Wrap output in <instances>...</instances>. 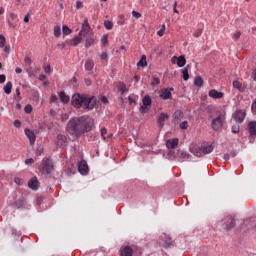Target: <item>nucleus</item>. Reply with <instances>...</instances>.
I'll return each instance as SVG.
<instances>
[{"instance_id": "nucleus-52", "label": "nucleus", "mask_w": 256, "mask_h": 256, "mask_svg": "<svg viewBox=\"0 0 256 256\" xmlns=\"http://www.w3.org/2000/svg\"><path fill=\"white\" fill-rule=\"evenodd\" d=\"M4 53H11V46L10 45L4 46Z\"/></svg>"}, {"instance_id": "nucleus-5", "label": "nucleus", "mask_w": 256, "mask_h": 256, "mask_svg": "<svg viewBox=\"0 0 256 256\" xmlns=\"http://www.w3.org/2000/svg\"><path fill=\"white\" fill-rule=\"evenodd\" d=\"M53 162L50 159L42 160L41 165L39 166V171L42 175H51L53 173Z\"/></svg>"}, {"instance_id": "nucleus-56", "label": "nucleus", "mask_w": 256, "mask_h": 256, "mask_svg": "<svg viewBox=\"0 0 256 256\" xmlns=\"http://www.w3.org/2000/svg\"><path fill=\"white\" fill-rule=\"evenodd\" d=\"M47 79V76L46 75H44V74H40L39 75V80L40 81H45Z\"/></svg>"}, {"instance_id": "nucleus-28", "label": "nucleus", "mask_w": 256, "mask_h": 256, "mask_svg": "<svg viewBox=\"0 0 256 256\" xmlns=\"http://www.w3.org/2000/svg\"><path fill=\"white\" fill-rule=\"evenodd\" d=\"M59 98L62 103H69L70 98L67 96V94H65V92H60Z\"/></svg>"}, {"instance_id": "nucleus-43", "label": "nucleus", "mask_w": 256, "mask_h": 256, "mask_svg": "<svg viewBox=\"0 0 256 256\" xmlns=\"http://www.w3.org/2000/svg\"><path fill=\"white\" fill-rule=\"evenodd\" d=\"M24 63L30 67V65H31V63H33V61L31 60V57L26 56L24 58Z\"/></svg>"}, {"instance_id": "nucleus-48", "label": "nucleus", "mask_w": 256, "mask_h": 256, "mask_svg": "<svg viewBox=\"0 0 256 256\" xmlns=\"http://www.w3.org/2000/svg\"><path fill=\"white\" fill-rule=\"evenodd\" d=\"M35 163V160L33 158H29L25 160V165H33Z\"/></svg>"}, {"instance_id": "nucleus-36", "label": "nucleus", "mask_w": 256, "mask_h": 256, "mask_svg": "<svg viewBox=\"0 0 256 256\" xmlns=\"http://www.w3.org/2000/svg\"><path fill=\"white\" fill-rule=\"evenodd\" d=\"M179 127L182 130L189 129V122L183 121V122L180 123Z\"/></svg>"}, {"instance_id": "nucleus-3", "label": "nucleus", "mask_w": 256, "mask_h": 256, "mask_svg": "<svg viewBox=\"0 0 256 256\" xmlns=\"http://www.w3.org/2000/svg\"><path fill=\"white\" fill-rule=\"evenodd\" d=\"M81 35L85 38L86 47H91V45L95 43V35L91 32V26H89V21L87 19H85L82 24Z\"/></svg>"}, {"instance_id": "nucleus-2", "label": "nucleus", "mask_w": 256, "mask_h": 256, "mask_svg": "<svg viewBox=\"0 0 256 256\" xmlns=\"http://www.w3.org/2000/svg\"><path fill=\"white\" fill-rule=\"evenodd\" d=\"M71 104L73 105V107H75V109L82 108L91 111V109L95 108V105L97 104V99H95V96L75 93L71 98Z\"/></svg>"}, {"instance_id": "nucleus-17", "label": "nucleus", "mask_w": 256, "mask_h": 256, "mask_svg": "<svg viewBox=\"0 0 256 256\" xmlns=\"http://www.w3.org/2000/svg\"><path fill=\"white\" fill-rule=\"evenodd\" d=\"M28 187L33 191H37V189H39V180H37V177L32 178L28 182Z\"/></svg>"}, {"instance_id": "nucleus-61", "label": "nucleus", "mask_w": 256, "mask_h": 256, "mask_svg": "<svg viewBox=\"0 0 256 256\" xmlns=\"http://www.w3.org/2000/svg\"><path fill=\"white\" fill-rule=\"evenodd\" d=\"M24 23H29V13H27L24 17Z\"/></svg>"}, {"instance_id": "nucleus-50", "label": "nucleus", "mask_w": 256, "mask_h": 256, "mask_svg": "<svg viewBox=\"0 0 256 256\" xmlns=\"http://www.w3.org/2000/svg\"><path fill=\"white\" fill-rule=\"evenodd\" d=\"M67 119H69V114L63 113V114L61 115V120H62V121H67Z\"/></svg>"}, {"instance_id": "nucleus-10", "label": "nucleus", "mask_w": 256, "mask_h": 256, "mask_svg": "<svg viewBox=\"0 0 256 256\" xmlns=\"http://www.w3.org/2000/svg\"><path fill=\"white\" fill-rule=\"evenodd\" d=\"M224 223H225L224 229H233V227L237 225V220H235L231 216H228L225 218Z\"/></svg>"}, {"instance_id": "nucleus-32", "label": "nucleus", "mask_w": 256, "mask_h": 256, "mask_svg": "<svg viewBox=\"0 0 256 256\" xmlns=\"http://www.w3.org/2000/svg\"><path fill=\"white\" fill-rule=\"evenodd\" d=\"M54 35L55 37H61V26L54 27Z\"/></svg>"}, {"instance_id": "nucleus-6", "label": "nucleus", "mask_w": 256, "mask_h": 256, "mask_svg": "<svg viewBox=\"0 0 256 256\" xmlns=\"http://www.w3.org/2000/svg\"><path fill=\"white\" fill-rule=\"evenodd\" d=\"M223 123H225V116L219 115L212 119L211 127L214 131H219L223 128Z\"/></svg>"}, {"instance_id": "nucleus-54", "label": "nucleus", "mask_w": 256, "mask_h": 256, "mask_svg": "<svg viewBox=\"0 0 256 256\" xmlns=\"http://www.w3.org/2000/svg\"><path fill=\"white\" fill-rule=\"evenodd\" d=\"M81 7H83V2L81 1L76 2V9H81Z\"/></svg>"}, {"instance_id": "nucleus-16", "label": "nucleus", "mask_w": 256, "mask_h": 256, "mask_svg": "<svg viewBox=\"0 0 256 256\" xmlns=\"http://www.w3.org/2000/svg\"><path fill=\"white\" fill-rule=\"evenodd\" d=\"M208 95L211 97V99H223V93L217 91L216 89L210 90Z\"/></svg>"}, {"instance_id": "nucleus-29", "label": "nucleus", "mask_w": 256, "mask_h": 256, "mask_svg": "<svg viewBox=\"0 0 256 256\" xmlns=\"http://www.w3.org/2000/svg\"><path fill=\"white\" fill-rule=\"evenodd\" d=\"M194 85L196 87H203V78L197 76L195 79H194Z\"/></svg>"}, {"instance_id": "nucleus-41", "label": "nucleus", "mask_w": 256, "mask_h": 256, "mask_svg": "<svg viewBox=\"0 0 256 256\" xmlns=\"http://www.w3.org/2000/svg\"><path fill=\"white\" fill-rule=\"evenodd\" d=\"M168 159H170V161L175 160V152L173 150L168 152Z\"/></svg>"}, {"instance_id": "nucleus-23", "label": "nucleus", "mask_w": 256, "mask_h": 256, "mask_svg": "<svg viewBox=\"0 0 256 256\" xmlns=\"http://www.w3.org/2000/svg\"><path fill=\"white\" fill-rule=\"evenodd\" d=\"M138 69L147 67V56L142 55L140 61L137 63Z\"/></svg>"}, {"instance_id": "nucleus-26", "label": "nucleus", "mask_w": 256, "mask_h": 256, "mask_svg": "<svg viewBox=\"0 0 256 256\" xmlns=\"http://www.w3.org/2000/svg\"><path fill=\"white\" fill-rule=\"evenodd\" d=\"M93 67H95V62L93 60H87L85 63L86 71H93Z\"/></svg>"}, {"instance_id": "nucleus-63", "label": "nucleus", "mask_w": 256, "mask_h": 256, "mask_svg": "<svg viewBox=\"0 0 256 256\" xmlns=\"http://www.w3.org/2000/svg\"><path fill=\"white\" fill-rule=\"evenodd\" d=\"M55 101H57V96L56 95H52L51 96V103H55Z\"/></svg>"}, {"instance_id": "nucleus-8", "label": "nucleus", "mask_w": 256, "mask_h": 256, "mask_svg": "<svg viewBox=\"0 0 256 256\" xmlns=\"http://www.w3.org/2000/svg\"><path fill=\"white\" fill-rule=\"evenodd\" d=\"M78 171L80 175H87V173H89V165H87V161L81 160L78 163Z\"/></svg>"}, {"instance_id": "nucleus-25", "label": "nucleus", "mask_w": 256, "mask_h": 256, "mask_svg": "<svg viewBox=\"0 0 256 256\" xmlns=\"http://www.w3.org/2000/svg\"><path fill=\"white\" fill-rule=\"evenodd\" d=\"M57 140H58V145H61V147H63V145H65V143H67V137L63 134H59L57 136Z\"/></svg>"}, {"instance_id": "nucleus-38", "label": "nucleus", "mask_w": 256, "mask_h": 256, "mask_svg": "<svg viewBox=\"0 0 256 256\" xmlns=\"http://www.w3.org/2000/svg\"><path fill=\"white\" fill-rule=\"evenodd\" d=\"M62 32L64 33V35H71L72 33L71 29L67 26L62 27Z\"/></svg>"}, {"instance_id": "nucleus-40", "label": "nucleus", "mask_w": 256, "mask_h": 256, "mask_svg": "<svg viewBox=\"0 0 256 256\" xmlns=\"http://www.w3.org/2000/svg\"><path fill=\"white\" fill-rule=\"evenodd\" d=\"M100 59H102V61H108L109 59V54L107 52H103L101 55H100Z\"/></svg>"}, {"instance_id": "nucleus-49", "label": "nucleus", "mask_w": 256, "mask_h": 256, "mask_svg": "<svg viewBox=\"0 0 256 256\" xmlns=\"http://www.w3.org/2000/svg\"><path fill=\"white\" fill-rule=\"evenodd\" d=\"M5 81H7V76H5V74H1L0 75V84L5 83Z\"/></svg>"}, {"instance_id": "nucleus-31", "label": "nucleus", "mask_w": 256, "mask_h": 256, "mask_svg": "<svg viewBox=\"0 0 256 256\" xmlns=\"http://www.w3.org/2000/svg\"><path fill=\"white\" fill-rule=\"evenodd\" d=\"M182 79H184V81H189V69H182Z\"/></svg>"}, {"instance_id": "nucleus-33", "label": "nucleus", "mask_w": 256, "mask_h": 256, "mask_svg": "<svg viewBox=\"0 0 256 256\" xmlns=\"http://www.w3.org/2000/svg\"><path fill=\"white\" fill-rule=\"evenodd\" d=\"M104 26L106 29H108V31H111V29H113V22L109 21V20H106L104 22Z\"/></svg>"}, {"instance_id": "nucleus-58", "label": "nucleus", "mask_w": 256, "mask_h": 256, "mask_svg": "<svg viewBox=\"0 0 256 256\" xmlns=\"http://www.w3.org/2000/svg\"><path fill=\"white\" fill-rule=\"evenodd\" d=\"M202 33H203L202 30H197L194 35H195L196 37H201Z\"/></svg>"}, {"instance_id": "nucleus-44", "label": "nucleus", "mask_w": 256, "mask_h": 256, "mask_svg": "<svg viewBox=\"0 0 256 256\" xmlns=\"http://www.w3.org/2000/svg\"><path fill=\"white\" fill-rule=\"evenodd\" d=\"M105 135H107V129L106 128H102L101 129V137L102 139L105 141L107 138L105 137Z\"/></svg>"}, {"instance_id": "nucleus-20", "label": "nucleus", "mask_w": 256, "mask_h": 256, "mask_svg": "<svg viewBox=\"0 0 256 256\" xmlns=\"http://www.w3.org/2000/svg\"><path fill=\"white\" fill-rule=\"evenodd\" d=\"M248 131L251 137H256V121H250L248 123Z\"/></svg>"}, {"instance_id": "nucleus-30", "label": "nucleus", "mask_w": 256, "mask_h": 256, "mask_svg": "<svg viewBox=\"0 0 256 256\" xmlns=\"http://www.w3.org/2000/svg\"><path fill=\"white\" fill-rule=\"evenodd\" d=\"M117 87H118V91H120L122 95L124 93H127V87L125 86V83L120 82Z\"/></svg>"}, {"instance_id": "nucleus-18", "label": "nucleus", "mask_w": 256, "mask_h": 256, "mask_svg": "<svg viewBox=\"0 0 256 256\" xmlns=\"http://www.w3.org/2000/svg\"><path fill=\"white\" fill-rule=\"evenodd\" d=\"M120 256H133V248L125 246L120 250Z\"/></svg>"}, {"instance_id": "nucleus-24", "label": "nucleus", "mask_w": 256, "mask_h": 256, "mask_svg": "<svg viewBox=\"0 0 256 256\" xmlns=\"http://www.w3.org/2000/svg\"><path fill=\"white\" fill-rule=\"evenodd\" d=\"M3 90L6 95H11V91L13 90V83L11 81L7 82L3 87Z\"/></svg>"}, {"instance_id": "nucleus-39", "label": "nucleus", "mask_w": 256, "mask_h": 256, "mask_svg": "<svg viewBox=\"0 0 256 256\" xmlns=\"http://www.w3.org/2000/svg\"><path fill=\"white\" fill-rule=\"evenodd\" d=\"M165 33V24L162 25L161 29L157 32L158 37H163Z\"/></svg>"}, {"instance_id": "nucleus-47", "label": "nucleus", "mask_w": 256, "mask_h": 256, "mask_svg": "<svg viewBox=\"0 0 256 256\" xmlns=\"http://www.w3.org/2000/svg\"><path fill=\"white\" fill-rule=\"evenodd\" d=\"M24 111L25 113H31V111H33V107L31 105H26Z\"/></svg>"}, {"instance_id": "nucleus-55", "label": "nucleus", "mask_w": 256, "mask_h": 256, "mask_svg": "<svg viewBox=\"0 0 256 256\" xmlns=\"http://www.w3.org/2000/svg\"><path fill=\"white\" fill-rule=\"evenodd\" d=\"M173 11H174V13L179 14V10H177V2H174V4H173Z\"/></svg>"}, {"instance_id": "nucleus-62", "label": "nucleus", "mask_w": 256, "mask_h": 256, "mask_svg": "<svg viewBox=\"0 0 256 256\" xmlns=\"http://www.w3.org/2000/svg\"><path fill=\"white\" fill-rule=\"evenodd\" d=\"M239 37H241V32H236L234 34V39H239Z\"/></svg>"}, {"instance_id": "nucleus-7", "label": "nucleus", "mask_w": 256, "mask_h": 256, "mask_svg": "<svg viewBox=\"0 0 256 256\" xmlns=\"http://www.w3.org/2000/svg\"><path fill=\"white\" fill-rule=\"evenodd\" d=\"M151 96L146 95L142 98V105L140 106V113L145 115L149 111V106L151 105Z\"/></svg>"}, {"instance_id": "nucleus-9", "label": "nucleus", "mask_w": 256, "mask_h": 256, "mask_svg": "<svg viewBox=\"0 0 256 256\" xmlns=\"http://www.w3.org/2000/svg\"><path fill=\"white\" fill-rule=\"evenodd\" d=\"M246 113L243 110H238L234 112L233 119L236 121V123H243L245 121Z\"/></svg>"}, {"instance_id": "nucleus-27", "label": "nucleus", "mask_w": 256, "mask_h": 256, "mask_svg": "<svg viewBox=\"0 0 256 256\" xmlns=\"http://www.w3.org/2000/svg\"><path fill=\"white\" fill-rule=\"evenodd\" d=\"M233 87L234 89H238V91H245V87L243 86V84L237 80L233 82Z\"/></svg>"}, {"instance_id": "nucleus-37", "label": "nucleus", "mask_w": 256, "mask_h": 256, "mask_svg": "<svg viewBox=\"0 0 256 256\" xmlns=\"http://www.w3.org/2000/svg\"><path fill=\"white\" fill-rule=\"evenodd\" d=\"M43 71H44L46 74L51 73V66H50L48 63L44 64V65H43Z\"/></svg>"}, {"instance_id": "nucleus-60", "label": "nucleus", "mask_w": 256, "mask_h": 256, "mask_svg": "<svg viewBox=\"0 0 256 256\" xmlns=\"http://www.w3.org/2000/svg\"><path fill=\"white\" fill-rule=\"evenodd\" d=\"M15 73L21 74V73H23V69H21L20 67H17V68L15 69Z\"/></svg>"}, {"instance_id": "nucleus-14", "label": "nucleus", "mask_w": 256, "mask_h": 256, "mask_svg": "<svg viewBox=\"0 0 256 256\" xmlns=\"http://www.w3.org/2000/svg\"><path fill=\"white\" fill-rule=\"evenodd\" d=\"M179 145V139L173 138L166 141V147L167 149H176V147Z\"/></svg>"}, {"instance_id": "nucleus-21", "label": "nucleus", "mask_w": 256, "mask_h": 256, "mask_svg": "<svg viewBox=\"0 0 256 256\" xmlns=\"http://www.w3.org/2000/svg\"><path fill=\"white\" fill-rule=\"evenodd\" d=\"M178 157H179V161L183 162V161H189V159H191V155H189V153L180 150L178 152Z\"/></svg>"}, {"instance_id": "nucleus-64", "label": "nucleus", "mask_w": 256, "mask_h": 256, "mask_svg": "<svg viewBox=\"0 0 256 256\" xmlns=\"http://www.w3.org/2000/svg\"><path fill=\"white\" fill-rule=\"evenodd\" d=\"M12 233L14 235H17L18 237H19V235H21V231L12 230Z\"/></svg>"}, {"instance_id": "nucleus-35", "label": "nucleus", "mask_w": 256, "mask_h": 256, "mask_svg": "<svg viewBox=\"0 0 256 256\" xmlns=\"http://www.w3.org/2000/svg\"><path fill=\"white\" fill-rule=\"evenodd\" d=\"M159 83H161V81L159 80V78H157V77H153V78H152V82H151V86H152V87H157V85H159Z\"/></svg>"}, {"instance_id": "nucleus-22", "label": "nucleus", "mask_w": 256, "mask_h": 256, "mask_svg": "<svg viewBox=\"0 0 256 256\" xmlns=\"http://www.w3.org/2000/svg\"><path fill=\"white\" fill-rule=\"evenodd\" d=\"M82 40H83V34H81V31H80L79 34L74 36V38L72 39L73 47H77V45H79V43H81Z\"/></svg>"}, {"instance_id": "nucleus-34", "label": "nucleus", "mask_w": 256, "mask_h": 256, "mask_svg": "<svg viewBox=\"0 0 256 256\" xmlns=\"http://www.w3.org/2000/svg\"><path fill=\"white\" fill-rule=\"evenodd\" d=\"M6 39L3 34H0V49H3L5 47Z\"/></svg>"}, {"instance_id": "nucleus-1", "label": "nucleus", "mask_w": 256, "mask_h": 256, "mask_svg": "<svg viewBox=\"0 0 256 256\" xmlns=\"http://www.w3.org/2000/svg\"><path fill=\"white\" fill-rule=\"evenodd\" d=\"M94 125L95 121L93 118L84 115L71 118L66 126V130L73 137H81L84 133L92 131Z\"/></svg>"}, {"instance_id": "nucleus-13", "label": "nucleus", "mask_w": 256, "mask_h": 256, "mask_svg": "<svg viewBox=\"0 0 256 256\" xmlns=\"http://www.w3.org/2000/svg\"><path fill=\"white\" fill-rule=\"evenodd\" d=\"M172 63H177L178 67H185L187 60L185 59V56L173 57Z\"/></svg>"}, {"instance_id": "nucleus-42", "label": "nucleus", "mask_w": 256, "mask_h": 256, "mask_svg": "<svg viewBox=\"0 0 256 256\" xmlns=\"http://www.w3.org/2000/svg\"><path fill=\"white\" fill-rule=\"evenodd\" d=\"M132 15H133L134 19H141V17H142L141 13H139L135 10L132 11Z\"/></svg>"}, {"instance_id": "nucleus-19", "label": "nucleus", "mask_w": 256, "mask_h": 256, "mask_svg": "<svg viewBox=\"0 0 256 256\" xmlns=\"http://www.w3.org/2000/svg\"><path fill=\"white\" fill-rule=\"evenodd\" d=\"M183 111L176 110L173 114V123H179V121H183Z\"/></svg>"}, {"instance_id": "nucleus-51", "label": "nucleus", "mask_w": 256, "mask_h": 256, "mask_svg": "<svg viewBox=\"0 0 256 256\" xmlns=\"http://www.w3.org/2000/svg\"><path fill=\"white\" fill-rule=\"evenodd\" d=\"M128 101H129V105H133V103H135V97L129 96Z\"/></svg>"}, {"instance_id": "nucleus-4", "label": "nucleus", "mask_w": 256, "mask_h": 256, "mask_svg": "<svg viewBox=\"0 0 256 256\" xmlns=\"http://www.w3.org/2000/svg\"><path fill=\"white\" fill-rule=\"evenodd\" d=\"M213 145L208 142H204L201 145L194 146L192 148V153L196 157H204V155H209V153H213Z\"/></svg>"}, {"instance_id": "nucleus-46", "label": "nucleus", "mask_w": 256, "mask_h": 256, "mask_svg": "<svg viewBox=\"0 0 256 256\" xmlns=\"http://www.w3.org/2000/svg\"><path fill=\"white\" fill-rule=\"evenodd\" d=\"M107 41H108V36L107 35H103L102 38H101L102 45H107Z\"/></svg>"}, {"instance_id": "nucleus-15", "label": "nucleus", "mask_w": 256, "mask_h": 256, "mask_svg": "<svg viewBox=\"0 0 256 256\" xmlns=\"http://www.w3.org/2000/svg\"><path fill=\"white\" fill-rule=\"evenodd\" d=\"M169 119V114L167 113H160V115L158 116V124L160 127H164L165 126V121H167Z\"/></svg>"}, {"instance_id": "nucleus-59", "label": "nucleus", "mask_w": 256, "mask_h": 256, "mask_svg": "<svg viewBox=\"0 0 256 256\" xmlns=\"http://www.w3.org/2000/svg\"><path fill=\"white\" fill-rule=\"evenodd\" d=\"M100 101L102 102V103H107V97H105V96H101L100 97Z\"/></svg>"}, {"instance_id": "nucleus-57", "label": "nucleus", "mask_w": 256, "mask_h": 256, "mask_svg": "<svg viewBox=\"0 0 256 256\" xmlns=\"http://www.w3.org/2000/svg\"><path fill=\"white\" fill-rule=\"evenodd\" d=\"M232 133H235V134L239 133V127L233 126L232 127Z\"/></svg>"}, {"instance_id": "nucleus-53", "label": "nucleus", "mask_w": 256, "mask_h": 256, "mask_svg": "<svg viewBox=\"0 0 256 256\" xmlns=\"http://www.w3.org/2000/svg\"><path fill=\"white\" fill-rule=\"evenodd\" d=\"M14 127H16L17 129H19V127H21V121L15 120V121H14Z\"/></svg>"}, {"instance_id": "nucleus-45", "label": "nucleus", "mask_w": 256, "mask_h": 256, "mask_svg": "<svg viewBox=\"0 0 256 256\" xmlns=\"http://www.w3.org/2000/svg\"><path fill=\"white\" fill-rule=\"evenodd\" d=\"M14 183H16V185H22L23 184V179L16 177L14 178Z\"/></svg>"}, {"instance_id": "nucleus-12", "label": "nucleus", "mask_w": 256, "mask_h": 256, "mask_svg": "<svg viewBox=\"0 0 256 256\" xmlns=\"http://www.w3.org/2000/svg\"><path fill=\"white\" fill-rule=\"evenodd\" d=\"M25 135L29 139L30 145H35V141H37V137L35 136V132L29 129L25 130Z\"/></svg>"}, {"instance_id": "nucleus-11", "label": "nucleus", "mask_w": 256, "mask_h": 256, "mask_svg": "<svg viewBox=\"0 0 256 256\" xmlns=\"http://www.w3.org/2000/svg\"><path fill=\"white\" fill-rule=\"evenodd\" d=\"M171 91H173V88L162 89L159 91V97L164 100L171 99Z\"/></svg>"}]
</instances>
